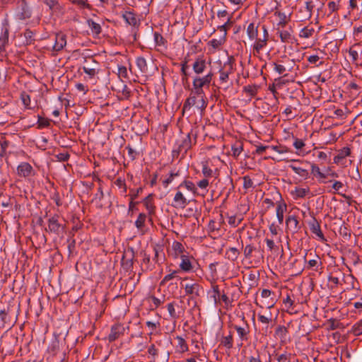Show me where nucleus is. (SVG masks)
<instances>
[{
    "instance_id": "nucleus-1",
    "label": "nucleus",
    "mask_w": 362,
    "mask_h": 362,
    "mask_svg": "<svg viewBox=\"0 0 362 362\" xmlns=\"http://www.w3.org/2000/svg\"><path fill=\"white\" fill-rule=\"evenodd\" d=\"M47 228H45L46 232L49 233H54L57 235L63 233L66 230V221L57 214H54L47 220Z\"/></svg>"
},
{
    "instance_id": "nucleus-2",
    "label": "nucleus",
    "mask_w": 362,
    "mask_h": 362,
    "mask_svg": "<svg viewBox=\"0 0 362 362\" xmlns=\"http://www.w3.org/2000/svg\"><path fill=\"white\" fill-rule=\"evenodd\" d=\"M84 66L82 67L83 71L88 75L90 78H94L100 71V64L93 56L83 58Z\"/></svg>"
},
{
    "instance_id": "nucleus-3",
    "label": "nucleus",
    "mask_w": 362,
    "mask_h": 362,
    "mask_svg": "<svg viewBox=\"0 0 362 362\" xmlns=\"http://www.w3.org/2000/svg\"><path fill=\"white\" fill-rule=\"evenodd\" d=\"M293 12V7H288V11H284L282 5L280 2H277L275 6L274 15L279 18L277 23V28H284L290 21V16Z\"/></svg>"
},
{
    "instance_id": "nucleus-4",
    "label": "nucleus",
    "mask_w": 362,
    "mask_h": 362,
    "mask_svg": "<svg viewBox=\"0 0 362 362\" xmlns=\"http://www.w3.org/2000/svg\"><path fill=\"white\" fill-rule=\"evenodd\" d=\"M35 12V8L27 1H21L17 8V16L20 20H26L32 17Z\"/></svg>"
},
{
    "instance_id": "nucleus-5",
    "label": "nucleus",
    "mask_w": 362,
    "mask_h": 362,
    "mask_svg": "<svg viewBox=\"0 0 362 362\" xmlns=\"http://www.w3.org/2000/svg\"><path fill=\"white\" fill-rule=\"evenodd\" d=\"M349 53L354 64L356 66H362V42H356L351 46Z\"/></svg>"
},
{
    "instance_id": "nucleus-6",
    "label": "nucleus",
    "mask_w": 362,
    "mask_h": 362,
    "mask_svg": "<svg viewBox=\"0 0 362 362\" xmlns=\"http://www.w3.org/2000/svg\"><path fill=\"white\" fill-rule=\"evenodd\" d=\"M261 296L264 298L262 302L263 305H261V307L272 308L276 303L274 293L269 289H263L262 291Z\"/></svg>"
},
{
    "instance_id": "nucleus-7",
    "label": "nucleus",
    "mask_w": 362,
    "mask_h": 362,
    "mask_svg": "<svg viewBox=\"0 0 362 362\" xmlns=\"http://www.w3.org/2000/svg\"><path fill=\"white\" fill-rule=\"evenodd\" d=\"M134 259V252L133 249H129L127 252H124L121 264L124 269L126 271H132L133 269Z\"/></svg>"
},
{
    "instance_id": "nucleus-8",
    "label": "nucleus",
    "mask_w": 362,
    "mask_h": 362,
    "mask_svg": "<svg viewBox=\"0 0 362 362\" xmlns=\"http://www.w3.org/2000/svg\"><path fill=\"white\" fill-rule=\"evenodd\" d=\"M125 328L123 325L117 323L112 326L110 333L107 336V339L110 342L115 341L120 336L123 335Z\"/></svg>"
},
{
    "instance_id": "nucleus-9",
    "label": "nucleus",
    "mask_w": 362,
    "mask_h": 362,
    "mask_svg": "<svg viewBox=\"0 0 362 362\" xmlns=\"http://www.w3.org/2000/svg\"><path fill=\"white\" fill-rule=\"evenodd\" d=\"M17 174L20 177H27L34 175L35 170L30 163L23 162L17 167Z\"/></svg>"
},
{
    "instance_id": "nucleus-10",
    "label": "nucleus",
    "mask_w": 362,
    "mask_h": 362,
    "mask_svg": "<svg viewBox=\"0 0 362 362\" xmlns=\"http://www.w3.org/2000/svg\"><path fill=\"white\" fill-rule=\"evenodd\" d=\"M310 231L317 236L322 241H326V238L322 233L320 222L316 219L315 217H313L308 223Z\"/></svg>"
},
{
    "instance_id": "nucleus-11",
    "label": "nucleus",
    "mask_w": 362,
    "mask_h": 362,
    "mask_svg": "<svg viewBox=\"0 0 362 362\" xmlns=\"http://www.w3.org/2000/svg\"><path fill=\"white\" fill-rule=\"evenodd\" d=\"M122 18L126 21V23L134 28L138 29L140 22L136 18V15L132 11H125L122 14Z\"/></svg>"
},
{
    "instance_id": "nucleus-12",
    "label": "nucleus",
    "mask_w": 362,
    "mask_h": 362,
    "mask_svg": "<svg viewBox=\"0 0 362 362\" xmlns=\"http://www.w3.org/2000/svg\"><path fill=\"white\" fill-rule=\"evenodd\" d=\"M9 29L8 26L1 28L0 34V54L5 51V47L8 42Z\"/></svg>"
},
{
    "instance_id": "nucleus-13",
    "label": "nucleus",
    "mask_w": 362,
    "mask_h": 362,
    "mask_svg": "<svg viewBox=\"0 0 362 362\" xmlns=\"http://www.w3.org/2000/svg\"><path fill=\"white\" fill-rule=\"evenodd\" d=\"M185 293L187 295H195L199 296L201 293L204 291L202 286L199 284H186L185 286Z\"/></svg>"
},
{
    "instance_id": "nucleus-14",
    "label": "nucleus",
    "mask_w": 362,
    "mask_h": 362,
    "mask_svg": "<svg viewBox=\"0 0 362 362\" xmlns=\"http://www.w3.org/2000/svg\"><path fill=\"white\" fill-rule=\"evenodd\" d=\"M286 224L287 228L293 233H296L300 229V226H298L299 222L296 216H288L286 219Z\"/></svg>"
},
{
    "instance_id": "nucleus-15",
    "label": "nucleus",
    "mask_w": 362,
    "mask_h": 362,
    "mask_svg": "<svg viewBox=\"0 0 362 362\" xmlns=\"http://www.w3.org/2000/svg\"><path fill=\"white\" fill-rule=\"evenodd\" d=\"M66 45V35L62 33H57L55 35V42L53 45V49L59 52L62 50Z\"/></svg>"
},
{
    "instance_id": "nucleus-16",
    "label": "nucleus",
    "mask_w": 362,
    "mask_h": 362,
    "mask_svg": "<svg viewBox=\"0 0 362 362\" xmlns=\"http://www.w3.org/2000/svg\"><path fill=\"white\" fill-rule=\"evenodd\" d=\"M351 153V148L346 146L339 150L338 154L334 158V163L336 164H341L342 160L347 156H350Z\"/></svg>"
},
{
    "instance_id": "nucleus-17",
    "label": "nucleus",
    "mask_w": 362,
    "mask_h": 362,
    "mask_svg": "<svg viewBox=\"0 0 362 362\" xmlns=\"http://www.w3.org/2000/svg\"><path fill=\"white\" fill-rule=\"evenodd\" d=\"M173 200L175 202L173 206L175 208L184 209L189 203L183 194L180 191L175 194Z\"/></svg>"
},
{
    "instance_id": "nucleus-18",
    "label": "nucleus",
    "mask_w": 362,
    "mask_h": 362,
    "mask_svg": "<svg viewBox=\"0 0 362 362\" xmlns=\"http://www.w3.org/2000/svg\"><path fill=\"white\" fill-rule=\"evenodd\" d=\"M233 327L237 331V333L241 341L248 340V335L250 333V328L247 323L245 322V327H242L238 325H232Z\"/></svg>"
},
{
    "instance_id": "nucleus-19",
    "label": "nucleus",
    "mask_w": 362,
    "mask_h": 362,
    "mask_svg": "<svg viewBox=\"0 0 362 362\" xmlns=\"http://www.w3.org/2000/svg\"><path fill=\"white\" fill-rule=\"evenodd\" d=\"M154 256L152 258V262H154V264H160L165 260V255L163 253V249L159 246H156L153 247Z\"/></svg>"
},
{
    "instance_id": "nucleus-20",
    "label": "nucleus",
    "mask_w": 362,
    "mask_h": 362,
    "mask_svg": "<svg viewBox=\"0 0 362 362\" xmlns=\"http://www.w3.org/2000/svg\"><path fill=\"white\" fill-rule=\"evenodd\" d=\"M192 141L191 139L190 134H187L186 137L182 140V143L179 144L177 151L178 153L183 152L186 153L188 150L192 148Z\"/></svg>"
},
{
    "instance_id": "nucleus-21",
    "label": "nucleus",
    "mask_w": 362,
    "mask_h": 362,
    "mask_svg": "<svg viewBox=\"0 0 362 362\" xmlns=\"http://www.w3.org/2000/svg\"><path fill=\"white\" fill-rule=\"evenodd\" d=\"M153 194H150L142 201L146 210L148 211V216H152V214L155 213L156 206L153 203Z\"/></svg>"
},
{
    "instance_id": "nucleus-22",
    "label": "nucleus",
    "mask_w": 362,
    "mask_h": 362,
    "mask_svg": "<svg viewBox=\"0 0 362 362\" xmlns=\"http://www.w3.org/2000/svg\"><path fill=\"white\" fill-rule=\"evenodd\" d=\"M206 67V61L202 57H197L192 65L193 71L197 74L203 73Z\"/></svg>"
},
{
    "instance_id": "nucleus-23",
    "label": "nucleus",
    "mask_w": 362,
    "mask_h": 362,
    "mask_svg": "<svg viewBox=\"0 0 362 362\" xmlns=\"http://www.w3.org/2000/svg\"><path fill=\"white\" fill-rule=\"evenodd\" d=\"M175 339L177 341V344L175 346L177 352L183 354L189 350L188 345L183 337L180 336H177L175 337Z\"/></svg>"
},
{
    "instance_id": "nucleus-24",
    "label": "nucleus",
    "mask_w": 362,
    "mask_h": 362,
    "mask_svg": "<svg viewBox=\"0 0 362 362\" xmlns=\"http://www.w3.org/2000/svg\"><path fill=\"white\" fill-rule=\"evenodd\" d=\"M143 255V260L141 263V267L143 271L153 270L155 268L154 264H152L151 262L150 255H147L145 252H141Z\"/></svg>"
},
{
    "instance_id": "nucleus-25",
    "label": "nucleus",
    "mask_w": 362,
    "mask_h": 362,
    "mask_svg": "<svg viewBox=\"0 0 362 362\" xmlns=\"http://www.w3.org/2000/svg\"><path fill=\"white\" fill-rule=\"evenodd\" d=\"M23 35L25 38L24 44L25 45H30L34 44V42L35 41V33L34 31L28 28L24 31Z\"/></svg>"
},
{
    "instance_id": "nucleus-26",
    "label": "nucleus",
    "mask_w": 362,
    "mask_h": 362,
    "mask_svg": "<svg viewBox=\"0 0 362 362\" xmlns=\"http://www.w3.org/2000/svg\"><path fill=\"white\" fill-rule=\"evenodd\" d=\"M281 28H276L277 34L279 35L282 42H290L292 41L293 37L291 33L288 30H282Z\"/></svg>"
},
{
    "instance_id": "nucleus-27",
    "label": "nucleus",
    "mask_w": 362,
    "mask_h": 362,
    "mask_svg": "<svg viewBox=\"0 0 362 362\" xmlns=\"http://www.w3.org/2000/svg\"><path fill=\"white\" fill-rule=\"evenodd\" d=\"M181 263L180 264V267L182 270L185 272H189L192 270V266L191 262L189 259V257L185 255H181Z\"/></svg>"
},
{
    "instance_id": "nucleus-28",
    "label": "nucleus",
    "mask_w": 362,
    "mask_h": 362,
    "mask_svg": "<svg viewBox=\"0 0 362 362\" xmlns=\"http://www.w3.org/2000/svg\"><path fill=\"white\" fill-rule=\"evenodd\" d=\"M243 150V144L239 141H236L231 146L232 156L237 158L240 156Z\"/></svg>"
},
{
    "instance_id": "nucleus-29",
    "label": "nucleus",
    "mask_w": 362,
    "mask_h": 362,
    "mask_svg": "<svg viewBox=\"0 0 362 362\" xmlns=\"http://www.w3.org/2000/svg\"><path fill=\"white\" fill-rule=\"evenodd\" d=\"M289 168L292 169V170L301 177H303L304 179H307L309 177V173L308 170L304 168H302L300 167H298L293 165H290Z\"/></svg>"
},
{
    "instance_id": "nucleus-30",
    "label": "nucleus",
    "mask_w": 362,
    "mask_h": 362,
    "mask_svg": "<svg viewBox=\"0 0 362 362\" xmlns=\"http://www.w3.org/2000/svg\"><path fill=\"white\" fill-rule=\"evenodd\" d=\"M286 209V204L285 203H279L276 207V217L280 224L284 221V213Z\"/></svg>"
},
{
    "instance_id": "nucleus-31",
    "label": "nucleus",
    "mask_w": 362,
    "mask_h": 362,
    "mask_svg": "<svg viewBox=\"0 0 362 362\" xmlns=\"http://www.w3.org/2000/svg\"><path fill=\"white\" fill-rule=\"evenodd\" d=\"M257 26H255L253 23L249 24L247 28V34L250 40L257 39L258 35Z\"/></svg>"
},
{
    "instance_id": "nucleus-32",
    "label": "nucleus",
    "mask_w": 362,
    "mask_h": 362,
    "mask_svg": "<svg viewBox=\"0 0 362 362\" xmlns=\"http://www.w3.org/2000/svg\"><path fill=\"white\" fill-rule=\"evenodd\" d=\"M240 251L235 248V247H229L226 255L227 256V258L231 261H235L238 259L239 255H240Z\"/></svg>"
},
{
    "instance_id": "nucleus-33",
    "label": "nucleus",
    "mask_w": 362,
    "mask_h": 362,
    "mask_svg": "<svg viewBox=\"0 0 362 362\" xmlns=\"http://www.w3.org/2000/svg\"><path fill=\"white\" fill-rule=\"evenodd\" d=\"M147 218V215L144 213H140L135 221V226L139 230H142L145 227V223Z\"/></svg>"
},
{
    "instance_id": "nucleus-34",
    "label": "nucleus",
    "mask_w": 362,
    "mask_h": 362,
    "mask_svg": "<svg viewBox=\"0 0 362 362\" xmlns=\"http://www.w3.org/2000/svg\"><path fill=\"white\" fill-rule=\"evenodd\" d=\"M87 23L93 34L98 35L102 31L101 26L99 23H95L92 19L87 20Z\"/></svg>"
},
{
    "instance_id": "nucleus-35",
    "label": "nucleus",
    "mask_w": 362,
    "mask_h": 362,
    "mask_svg": "<svg viewBox=\"0 0 362 362\" xmlns=\"http://www.w3.org/2000/svg\"><path fill=\"white\" fill-rule=\"evenodd\" d=\"M136 64L141 73H146L147 71V63L144 57H137L136 59Z\"/></svg>"
},
{
    "instance_id": "nucleus-36",
    "label": "nucleus",
    "mask_w": 362,
    "mask_h": 362,
    "mask_svg": "<svg viewBox=\"0 0 362 362\" xmlns=\"http://www.w3.org/2000/svg\"><path fill=\"white\" fill-rule=\"evenodd\" d=\"M269 36H264L262 39H255L256 42L254 45V49L259 52L263 47L267 45Z\"/></svg>"
},
{
    "instance_id": "nucleus-37",
    "label": "nucleus",
    "mask_w": 362,
    "mask_h": 362,
    "mask_svg": "<svg viewBox=\"0 0 362 362\" xmlns=\"http://www.w3.org/2000/svg\"><path fill=\"white\" fill-rule=\"evenodd\" d=\"M274 357L277 362H291V354L287 352L283 354L276 352L274 354Z\"/></svg>"
},
{
    "instance_id": "nucleus-38",
    "label": "nucleus",
    "mask_w": 362,
    "mask_h": 362,
    "mask_svg": "<svg viewBox=\"0 0 362 362\" xmlns=\"http://www.w3.org/2000/svg\"><path fill=\"white\" fill-rule=\"evenodd\" d=\"M314 33L315 29L313 27L308 25L300 30L299 35L300 37L308 38L313 36Z\"/></svg>"
},
{
    "instance_id": "nucleus-39",
    "label": "nucleus",
    "mask_w": 362,
    "mask_h": 362,
    "mask_svg": "<svg viewBox=\"0 0 362 362\" xmlns=\"http://www.w3.org/2000/svg\"><path fill=\"white\" fill-rule=\"evenodd\" d=\"M315 258L310 259L308 262L307 269H313V267H316L315 271H317V267L322 266V262L320 260V257L317 255H315Z\"/></svg>"
},
{
    "instance_id": "nucleus-40",
    "label": "nucleus",
    "mask_w": 362,
    "mask_h": 362,
    "mask_svg": "<svg viewBox=\"0 0 362 362\" xmlns=\"http://www.w3.org/2000/svg\"><path fill=\"white\" fill-rule=\"evenodd\" d=\"M327 324L329 325V327L327 328L329 330H334L337 329L342 328L343 326L341 323L339 322V320L334 319V318H330L327 320Z\"/></svg>"
},
{
    "instance_id": "nucleus-41",
    "label": "nucleus",
    "mask_w": 362,
    "mask_h": 362,
    "mask_svg": "<svg viewBox=\"0 0 362 362\" xmlns=\"http://www.w3.org/2000/svg\"><path fill=\"white\" fill-rule=\"evenodd\" d=\"M180 175V173L179 170H177L176 172L171 171L169 173V177L168 178L165 179L164 180H163V187H167L168 186V185L170 184L176 177H178Z\"/></svg>"
},
{
    "instance_id": "nucleus-42",
    "label": "nucleus",
    "mask_w": 362,
    "mask_h": 362,
    "mask_svg": "<svg viewBox=\"0 0 362 362\" xmlns=\"http://www.w3.org/2000/svg\"><path fill=\"white\" fill-rule=\"evenodd\" d=\"M258 320L262 324L270 325L272 324L273 320L272 319V313L271 312H268L267 315H264L262 314H258L257 315Z\"/></svg>"
},
{
    "instance_id": "nucleus-43",
    "label": "nucleus",
    "mask_w": 362,
    "mask_h": 362,
    "mask_svg": "<svg viewBox=\"0 0 362 362\" xmlns=\"http://www.w3.org/2000/svg\"><path fill=\"white\" fill-rule=\"evenodd\" d=\"M233 337L231 333L228 336L223 337L221 339V344L228 349H230L233 346Z\"/></svg>"
},
{
    "instance_id": "nucleus-44",
    "label": "nucleus",
    "mask_w": 362,
    "mask_h": 362,
    "mask_svg": "<svg viewBox=\"0 0 362 362\" xmlns=\"http://www.w3.org/2000/svg\"><path fill=\"white\" fill-rule=\"evenodd\" d=\"M51 120L40 115L37 116V128L42 129L50 126Z\"/></svg>"
},
{
    "instance_id": "nucleus-45",
    "label": "nucleus",
    "mask_w": 362,
    "mask_h": 362,
    "mask_svg": "<svg viewBox=\"0 0 362 362\" xmlns=\"http://www.w3.org/2000/svg\"><path fill=\"white\" fill-rule=\"evenodd\" d=\"M311 173L314 176H317L320 179H325L327 177V175L322 173L320 168L315 164L311 165Z\"/></svg>"
},
{
    "instance_id": "nucleus-46",
    "label": "nucleus",
    "mask_w": 362,
    "mask_h": 362,
    "mask_svg": "<svg viewBox=\"0 0 362 362\" xmlns=\"http://www.w3.org/2000/svg\"><path fill=\"white\" fill-rule=\"evenodd\" d=\"M225 35H221L218 39H213L209 42V44L214 48L218 49L220 46H221L223 44L226 42Z\"/></svg>"
},
{
    "instance_id": "nucleus-47",
    "label": "nucleus",
    "mask_w": 362,
    "mask_h": 362,
    "mask_svg": "<svg viewBox=\"0 0 362 362\" xmlns=\"http://www.w3.org/2000/svg\"><path fill=\"white\" fill-rule=\"evenodd\" d=\"M255 250V247L251 245H247L243 249L244 257L247 259H250L252 258V254Z\"/></svg>"
},
{
    "instance_id": "nucleus-48",
    "label": "nucleus",
    "mask_w": 362,
    "mask_h": 362,
    "mask_svg": "<svg viewBox=\"0 0 362 362\" xmlns=\"http://www.w3.org/2000/svg\"><path fill=\"white\" fill-rule=\"evenodd\" d=\"M185 187L188 190L192 192V193L194 194H197V188L194 185V184L191 182V181H189V180H184L180 185L178 187Z\"/></svg>"
},
{
    "instance_id": "nucleus-49",
    "label": "nucleus",
    "mask_w": 362,
    "mask_h": 362,
    "mask_svg": "<svg viewBox=\"0 0 362 362\" xmlns=\"http://www.w3.org/2000/svg\"><path fill=\"white\" fill-rule=\"evenodd\" d=\"M288 332V329L283 325H279L276 328L275 334L279 338H285L286 335Z\"/></svg>"
},
{
    "instance_id": "nucleus-50",
    "label": "nucleus",
    "mask_w": 362,
    "mask_h": 362,
    "mask_svg": "<svg viewBox=\"0 0 362 362\" xmlns=\"http://www.w3.org/2000/svg\"><path fill=\"white\" fill-rule=\"evenodd\" d=\"M243 91L249 94L250 96L254 97L257 93V86L256 85H249L244 86Z\"/></svg>"
},
{
    "instance_id": "nucleus-51",
    "label": "nucleus",
    "mask_w": 362,
    "mask_h": 362,
    "mask_svg": "<svg viewBox=\"0 0 362 362\" xmlns=\"http://www.w3.org/2000/svg\"><path fill=\"white\" fill-rule=\"evenodd\" d=\"M196 103V97L194 95H190V96L186 99L182 110H185L187 108L189 109L192 106H194Z\"/></svg>"
},
{
    "instance_id": "nucleus-52",
    "label": "nucleus",
    "mask_w": 362,
    "mask_h": 362,
    "mask_svg": "<svg viewBox=\"0 0 362 362\" xmlns=\"http://www.w3.org/2000/svg\"><path fill=\"white\" fill-rule=\"evenodd\" d=\"M308 61L311 64H315L317 66H321L324 64L323 61H320L318 55H310L308 57Z\"/></svg>"
},
{
    "instance_id": "nucleus-53",
    "label": "nucleus",
    "mask_w": 362,
    "mask_h": 362,
    "mask_svg": "<svg viewBox=\"0 0 362 362\" xmlns=\"http://www.w3.org/2000/svg\"><path fill=\"white\" fill-rule=\"evenodd\" d=\"M313 1H305V18H310L312 16V11L314 8L315 6L313 5Z\"/></svg>"
},
{
    "instance_id": "nucleus-54",
    "label": "nucleus",
    "mask_w": 362,
    "mask_h": 362,
    "mask_svg": "<svg viewBox=\"0 0 362 362\" xmlns=\"http://www.w3.org/2000/svg\"><path fill=\"white\" fill-rule=\"evenodd\" d=\"M46 4L49 6V8L52 12H59L61 11V6L59 4V1H45Z\"/></svg>"
},
{
    "instance_id": "nucleus-55",
    "label": "nucleus",
    "mask_w": 362,
    "mask_h": 362,
    "mask_svg": "<svg viewBox=\"0 0 362 362\" xmlns=\"http://www.w3.org/2000/svg\"><path fill=\"white\" fill-rule=\"evenodd\" d=\"M192 93L196 94L197 95L202 97V104L201 107L204 109L206 107V103L203 98L204 93L202 88H194V90H192Z\"/></svg>"
},
{
    "instance_id": "nucleus-56",
    "label": "nucleus",
    "mask_w": 362,
    "mask_h": 362,
    "mask_svg": "<svg viewBox=\"0 0 362 362\" xmlns=\"http://www.w3.org/2000/svg\"><path fill=\"white\" fill-rule=\"evenodd\" d=\"M274 69V70L280 75H283L284 76H287V74H286V69L285 66L283 64H280L276 62L273 63Z\"/></svg>"
},
{
    "instance_id": "nucleus-57",
    "label": "nucleus",
    "mask_w": 362,
    "mask_h": 362,
    "mask_svg": "<svg viewBox=\"0 0 362 362\" xmlns=\"http://www.w3.org/2000/svg\"><path fill=\"white\" fill-rule=\"evenodd\" d=\"M339 234L341 235L345 240H349L351 238V232L348 228L343 225L339 228Z\"/></svg>"
},
{
    "instance_id": "nucleus-58",
    "label": "nucleus",
    "mask_w": 362,
    "mask_h": 362,
    "mask_svg": "<svg viewBox=\"0 0 362 362\" xmlns=\"http://www.w3.org/2000/svg\"><path fill=\"white\" fill-rule=\"evenodd\" d=\"M212 288H213V292H214L213 298H214V303L216 304L220 303V296H221V293L219 291L218 286L214 285L212 286Z\"/></svg>"
},
{
    "instance_id": "nucleus-59",
    "label": "nucleus",
    "mask_w": 362,
    "mask_h": 362,
    "mask_svg": "<svg viewBox=\"0 0 362 362\" xmlns=\"http://www.w3.org/2000/svg\"><path fill=\"white\" fill-rule=\"evenodd\" d=\"M310 192L309 188H298L296 187L295 193L297 197L303 198Z\"/></svg>"
},
{
    "instance_id": "nucleus-60",
    "label": "nucleus",
    "mask_w": 362,
    "mask_h": 362,
    "mask_svg": "<svg viewBox=\"0 0 362 362\" xmlns=\"http://www.w3.org/2000/svg\"><path fill=\"white\" fill-rule=\"evenodd\" d=\"M168 311L169 313L170 316L172 318L177 319L178 318V315L176 314L175 310V303H170L167 305Z\"/></svg>"
},
{
    "instance_id": "nucleus-61",
    "label": "nucleus",
    "mask_w": 362,
    "mask_h": 362,
    "mask_svg": "<svg viewBox=\"0 0 362 362\" xmlns=\"http://www.w3.org/2000/svg\"><path fill=\"white\" fill-rule=\"evenodd\" d=\"M243 188L245 189H248L253 187V182L252 179L248 175H245L243 177Z\"/></svg>"
},
{
    "instance_id": "nucleus-62",
    "label": "nucleus",
    "mask_w": 362,
    "mask_h": 362,
    "mask_svg": "<svg viewBox=\"0 0 362 362\" xmlns=\"http://www.w3.org/2000/svg\"><path fill=\"white\" fill-rule=\"evenodd\" d=\"M173 249L176 254H182L184 251V247L182 244L177 241H175L173 243Z\"/></svg>"
},
{
    "instance_id": "nucleus-63",
    "label": "nucleus",
    "mask_w": 362,
    "mask_h": 362,
    "mask_svg": "<svg viewBox=\"0 0 362 362\" xmlns=\"http://www.w3.org/2000/svg\"><path fill=\"white\" fill-rule=\"evenodd\" d=\"M232 71H229L228 69H227L226 71H224L223 69H221L220 71H219V73H220V81L223 83V82H226L228 79V76L229 74L231 73Z\"/></svg>"
},
{
    "instance_id": "nucleus-64",
    "label": "nucleus",
    "mask_w": 362,
    "mask_h": 362,
    "mask_svg": "<svg viewBox=\"0 0 362 362\" xmlns=\"http://www.w3.org/2000/svg\"><path fill=\"white\" fill-rule=\"evenodd\" d=\"M21 98L22 100V102L23 105L27 107L30 105V98L28 94H27L25 92H23L21 94Z\"/></svg>"
}]
</instances>
